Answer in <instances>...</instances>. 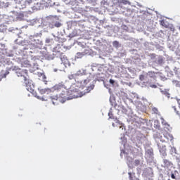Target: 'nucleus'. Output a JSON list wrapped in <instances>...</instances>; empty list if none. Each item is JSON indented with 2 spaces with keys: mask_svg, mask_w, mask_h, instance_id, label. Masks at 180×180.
<instances>
[{
  "mask_svg": "<svg viewBox=\"0 0 180 180\" xmlns=\"http://www.w3.org/2000/svg\"><path fill=\"white\" fill-rule=\"evenodd\" d=\"M112 126H113V127H115V123H112Z\"/></svg>",
  "mask_w": 180,
  "mask_h": 180,
  "instance_id": "c85d7f7f",
  "label": "nucleus"
},
{
  "mask_svg": "<svg viewBox=\"0 0 180 180\" xmlns=\"http://www.w3.org/2000/svg\"><path fill=\"white\" fill-rule=\"evenodd\" d=\"M156 63L157 64H162V63H164V58H162V57H159Z\"/></svg>",
  "mask_w": 180,
  "mask_h": 180,
  "instance_id": "ddd939ff",
  "label": "nucleus"
},
{
  "mask_svg": "<svg viewBox=\"0 0 180 180\" xmlns=\"http://www.w3.org/2000/svg\"><path fill=\"white\" fill-rule=\"evenodd\" d=\"M160 25L162 26H164L165 27H167V24H165V21H164V20L160 21Z\"/></svg>",
  "mask_w": 180,
  "mask_h": 180,
  "instance_id": "412c9836",
  "label": "nucleus"
},
{
  "mask_svg": "<svg viewBox=\"0 0 180 180\" xmlns=\"http://www.w3.org/2000/svg\"><path fill=\"white\" fill-rule=\"evenodd\" d=\"M54 26H55L56 27H60L61 24H60V22H56V23L54 24Z\"/></svg>",
  "mask_w": 180,
  "mask_h": 180,
  "instance_id": "4be33fe9",
  "label": "nucleus"
},
{
  "mask_svg": "<svg viewBox=\"0 0 180 180\" xmlns=\"http://www.w3.org/2000/svg\"><path fill=\"white\" fill-rule=\"evenodd\" d=\"M32 4H33V0H26L25 1V6H30V5H32Z\"/></svg>",
  "mask_w": 180,
  "mask_h": 180,
  "instance_id": "9b49d317",
  "label": "nucleus"
},
{
  "mask_svg": "<svg viewBox=\"0 0 180 180\" xmlns=\"http://www.w3.org/2000/svg\"><path fill=\"white\" fill-rule=\"evenodd\" d=\"M134 164H135L136 167H137L138 165H140V161L139 160H136L134 161Z\"/></svg>",
  "mask_w": 180,
  "mask_h": 180,
  "instance_id": "5701e85b",
  "label": "nucleus"
},
{
  "mask_svg": "<svg viewBox=\"0 0 180 180\" xmlns=\"http://www.w3.org/2000/svg\"><path fill=\"white\" fill-rule=\"evenodd\" d=\"M122 126H121V127H120V129H122Z\"/></svg>",
  "mask_w": 180,
  "mask_h": 180,
  "instance_id": "c756f323",
  "label": "nucleus"
},
{
  "mask_svg": "<svg viewBox=\"0 0 180 180\" xmlns=\"http://www.w3.org/2000/svg\"><path fill=\"white\" fill-rule=\"evenodd\" d=\"M77 57H79V58H82V57H84V56H85V52H78L77 53Z\"/></svg>",
  "mask_w": 180,
  "mask_h": 180,
  "instance_id": "4468645a",
  "label": "nucleus"
},
{
  "mask_svg": "<svg viewBox=\"0 0 180 180\" xmlns=\"http://www.w3.org/2000/svg\"><path fill=\"white\" fill-rule=\"evenodd\" d=\"M150 86V88H157V85H155V84H152Z\"/></svg>",
  "mask_w": 180,
  "mask_h": 180,
  "instance_id": "bb28decb",
  "label": "nucleus"
},
{
  "mask_svg": "<svg viewBox=\"0 0 180 180\" xmlns=\"http://www.w3.org/2000/svg\"><path fill=\"white\" fill-rule=\"evenodd\" d=\"M160 119L162 124L163 126V130L165 131H171V130H172V127H171V125H169V124H168V122H167V121H165L164 118L162 117Z\"/></svg>",
  "mask_w": 180,
  "mask_h": 180,
  "instance_id": "423d86ee",
  "label": "nucleus"
},
{
  "mask_svg": "<svg viewBox=\"0 0 180 180\" xmlns=\"http://www.w3.org/2000/svg\"><path fill=\"white\" fill-rule=\"evenodd\" d=\"M16 75L18 77H22L24 82L27 84V71L26 70H18L16 71Z\"/></svg>",
  "mask_w": 180,
  "mask_h": 180,
  "instance_id": "39448f33",
  "label": "nucleus"
},
{
  "mask_svg": "<svg viewBox=\"0 0 180 180\" xmlns=\"http://www.w3.org/2000/svg\"><path fill=\"white\" fill-rule=\"evenodd\" d=\"M51 89H39V94H41V95H43V96H47L48 95H50V94H51Z\"/></svg>",
  "mask_w": 180,
  "mask_h": 180,
  "instance_id": "6e6552de",
  "label": "nucleus"
},
{
  "mask_svg": "<svg viewBox=\"0 0 180 180\" xmlns=\"http://www.w3.org/2000/svg\"><path fill=\"white\" fill-rule=\"evenodd\" d=\"M121 4H123L124 5H130V1L127 0H121Z\"/></svg>",
  "mask_w": 180,
  "mask_h": 180,
  "instance_id": "dca6fc26",
  "label": "nucleus"
},
{
  "mask_svg": "<svg viewBox=\"0 0 180 180\" xmlns=\"http://www.w3.org/2000/svg\"><path fill=\"white\" fill-rule=\"evenodd\" d=\"M155 140H160L162 143H169L174 140V136L169 131H164L163 136L160 134V132H156L153 135Z\"/></svg>",
  "mask_w": 180,
  "mask_h": 180,
  "instance_id": "f257e3e1",
  "label": "nucleus"
},
{
  "mask_svg": "<svg viewBox=\"0 0 180 180\" xmlns=\"http://www.w3.org/2000/svg\"><path fill=\"white\" fill-rule=\"evenodd\" d=\"M158 147H159V149H160V153H164V151H165V150H167L165 146H162V148H161V145L158 144Z\"/></svg>",
  "mask_w": 180,
  "mask_h": 180,
  "instance_id": "f8f14e48",
  "label": "nucleus"
},
{
  "mask_svg": "<svg viewBox=\"0 0 180 180\" xmlns=\"http://www.w3.org/2000/svg\"><path fill=\"white\" fill-rule=\"evenodd\" d=\"M60 60L62 63H65V61H67V58L65 56L60 57Z\"/></svg>",
  "mask_w": 180,
  "mask_h": 180,
  "instance_id": "aec40b11",
  "label": "nucleus"
},
{
  "mask_svg": "<svg viewBox=\"0 0 180 180\" xmlns=\"http://www.w3.org/2000/svg\"><path fill=\"white\" fill-rule=\"evenodd\" d=\"M110 84H112V85H113V84H115V80L110 79Z\"/></svg>",
  "mask_w": 180,
  "mask_h": 180,
  "instance_id": "393cba45",
  "label": "nucleus"
},
{
  "mask_svg": "<svg viewBox=\"0 0 180 180\" xmlns=\"http://www.w3.org/2000/svg\"><path fill=\"white\" fill-rule=\"evenodd\" d=\"M179 30H180V26H179Z\"/></svg>",
  "mask_w": 180,
  "mask_h": 180,
  "instance_id": "7c9ffc66",
  "label": "nucleus"
},
{
  "mask_svg": "<svg viewBox=\"0 0 180 180\" xmlns=\"http://www.w3.org/2000/svg\"><path fill=\"white\" fill-rule=\"evenodd\" d=\"M153 112H155L156 115H158V109L157 108H153L152 109Z\"/></svg>",
  "mask_w": 180,
  "mask_h": 180,
  "instance_id": "a211bd4d",
  "label": "nucleus"
},
{
  "mask_svg": "<svg viewBox=\"0 0 180 180\" xmlns=\"http://www.w3.org/2000/svg\"><path fill=\"white\" fill-rule=\"evenodd\" d=\"M115 2H116V0H106L105 4H108V5L113 6V5H115Z\"/></svg>",
  "mask_w": 180,
  "mask_h": 180,
  "instance_id": "9d476101",
  "label": "nucleus"
},
{
  "mask_svg": "<svg viewBox=\"0 0 180 180\" xmlns=\"http://www.w3.org/2000/svg\"><path fill=\"white\" fill-rule=\"evenodd\" d=\"M171 178H172V179H176L175 174H172Z\"/></svg>",
  "mask_w": 180,
  "mask_h": 180,
  "instance_id": "a878e982",
  "label": "nucleus"
},
{
  "mask_svg": "<svg viewBox=\"0 0 180 180\" xmlns=\"http://www.w3.org/2000/svg\"><path fill=\"white\" fill-rule=\"evenodd\" d=\"M108 116H109L110 119H115V117L113 116V113L112 112H110L108 113Z\"/></svg>",
  "mask_w": 180,
  "mask_h": 180,
  "instance_id": "6ab92c4d",
  "label": "nucleus"
},
{
  "mask_svg": "<svg viewBox=\"0 0 180 180\" xmlns=\"http://www.w3.org/2000/svg\"><path fill=\"white\" fill-rule=\"evenodd\" d=\"M27 90L31 94L34 92V89L32 88H30L28 85H27Z\"/></svg>",
  "mask_w": 180,
  "mask_h": 180,
  "instance_id": "f3484780",
  "label": "nucleus"
},
{
  "mask_svg": "<svg viewBox=\"0 0 180 180\" xmlns=\"http://www.w3.org/2000/svg\"><path fill=\"white\" fill-rule=\"evenodd\" d=\"M37 98L41 99V101H49V99H51L53 105H56V101H58V96H51V94H49L47 96L44 95L42 96L41 98H40V96H37Z\"/></svg>",
  "mask_w": 180,
  "mask_h": 180,
  "instance_id": "f03ea898",
  "label": "nucleus"
},
{
  "mask_svg": "<svg viewBox=\"0 0 180 180\" xmlns=\"http://www.w3.org/2000/svg\"><path fill=\"white\" fill-rule=\"evenodd\" d=\"M112 44H113V46H119V41H114L112 42Z\"/></svg>",
  "mask_w": 180,
  "mask_h": 180,
  "instance_id": "b1692460",
  "label": "nucleus"
},
{
  "mask_svg": "<svg viewBox=\"0 0 180 180\" xmlns=\"http://www.w3.org/2000/svg\"><path fill=\"white\" fill-rule=\"evenodd\" d=\"M38 77H39L40 79H41L44 82H46V75L41 72L38 73Z\"/></svg>",
  "mask_w": 180,
  "mask_h": 180,
  "instance_id": "1a4fd4ad",
  "label": "nucleus"
},
{
  "mask_svg": "<svg viewBox=\"0 0 180 180\" xmlns=\"http://www.w3.org/2000/svg\"><path fill=\"white\" fill-rule=\"evenodd\" d=\"M94 84H91L89 86L87 87V89L86 91L84 92V93H82V92H73L72 93V98H81L82 96H84V95H85V94H88L89 92H91V91H92V89H94Z\"/></svg>",
  "mask_w": 180,
  "mask_h": 180,
  "instance_id": "7ed1b4c3",
  "label": "nucleus"
},
{
  "mask_svg": "<svg viewBox=\"0 0 180 180\" xmlns=\"http://www.w3.org/2000/svg\"><path fill=\"white\" fill-rule=\"evenodd\" d=\"M157 75H160L159 72L149 71L146 73V77L153 79H157Z\"/></svg>",
  "mask_w": 180,
  "mask_h": 180,
  "instance_id": "0eeeda50",
  "label": "nucleus"
},
{
  "mask_svg": "<svg viewBox=\"0 0 180 180\" xmlns=\"http://www.w3.org/2000/svg\"><path fill=\"white\" fill-rule=\"evenodd\" d=\"M53 89L55 91H57L58 92H60V91H62V93L60 94L62 96L67 94V89L65 88V86L63 84V83H59L58 84H56L53 86Z\"/></svg>",
  "mask_w": 180,
  "mask_h": 180,
  "instance_id": "20e7f679",
  "label": "nucleus"
},
{
  "mask_svg": "<svg viewBox=\"0 0 180 180\" xmlns=\"http://www.w3.org/2000/svg\"><path fill=\"white\" fill-rule=\"evenodd\" d=\"M146 78H148L147 75H141L139 76V80L140 81H144L146 79Z\"/></svg>",
  "mask_w": 180,
  "mask_h": 180,
  "instance_id": "2eb2a0df",
  "label": "nucleus"
},
{
  "mask_svg": "<svg viewBox=\"0 0 180 180\" xmlns=\"http://www.w3.org/2000/svg\"><path fill=\"white\" fill-rule=\"evenodd\" d=\"M129 178H131V173H129Z\"/></svg>",
  "mask_w": 180,
  "mask_h": 180,
  "instance_id": "cd10ccee",
  "label": "nucleus"
}]
</instances>
